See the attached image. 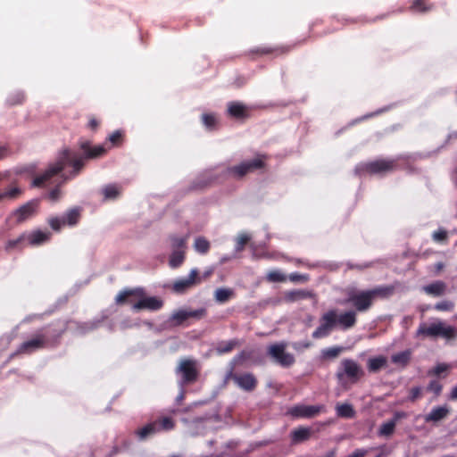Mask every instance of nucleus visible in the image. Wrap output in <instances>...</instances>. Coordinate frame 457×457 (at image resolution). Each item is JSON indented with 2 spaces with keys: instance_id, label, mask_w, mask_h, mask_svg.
<instances>
[{
  "instance_id": "nucleus-1",
  "label": "nucleus",
  "mask_w": 457,
  "mask_h": 457,
  "mask_svg": "<svg viewBox=\"0 0 457 457\" xmlns=\"http://www.w3.org/2000/svg\"><path fill=\"white\" fill-rule=\"evenodd\" d=\"M80 148L83 150L85 156L78 155L65 149L62 152L55 162L50 164L44 173L37 175L32 181V186L36 187H43L51 182L52 178L61 173L67 165L72 167L70 177L64 174L62 177L64 179L76 177L85 165V161L89 158H97L105 153V149L102 145L91 146L88 141L82 142Z\"/></svg>"
},
{
  "instance_id": "nucleus-2",
  "label": "nucleus",
  "mask_w": 457,
  "mask_h": 457,
  "mask_svg": "<svg viewBox=\"0 0 457 457\" xmlns=\"http://www.w3.org/2000/svg\"><path fill=\"white\" fill-rule=\"evenodd\" d=\"M265 160V155H258L253 160L244 161L235 166L216 167L205 170L192 182L190 189L203 190L212 185L222 183L229 178L241 179L248 173L263 169Z\"/></svg>"
},
{
  "instance_id": "nucleus-3",
  "label": "nucleus",
  "mask_w": 457,
  "mask_h": 457,
  "mask_svg": "<svg viewBox=\"0 0 457 457\" xmlns=\"http://www.w3.org/2000/svg\"><path fill=\"white\" fill-rule=\"evenodd\" d=\"M357 314L354 311H346L337 314L336 309H331L323 313L320 319L319 327L312 332L314 339H320L330 335L333 329L338 326L343 330H347L355 326Z\"/></svg>"
},
{
  "instance_id": "nucleus-4",
  "label": "nucleus",
  "mask_w": 457,
  "mask_h": 457,
  "mask_svg": "<svg viewBox=\"0 0 457 457\" xmlns=\"http://www.w3.org/2000/svg\"><path fill=\"white\" fill-rule=\"evenodd\" d=\"M394 293L392 286H378L368 290L349 291L345 303L353 307L355 314L357 312H366L372 306L378 298H387Z\"/></svg>"
},
{
  "instance_id": "nucleus-5",
  "label": "nucleus",
  "mask_w": 457,
  "mask_h": 457,
  "mask_svg": "<svg viewBox=\"0 0 457 457\" xmlns=\"http://www.w3.org/2000/svg\"><path fill=\"white\" fill-rule=\"evenodd\" d=\"M403 155H399L395 158H379L368 162L360 163L355 171L359 175L364 173L370 175H386L394 172L399 169V164L402 161H405Z\"/></svg>"
},
{
  "instance_id": "nucleus-6",
  "label": "nucleus",
  "mask_w": 457,
  "mask_h": 457,
  "mask_svg": "<svg viewBox=\"0 0 457 457\" xmlns=\"http://www.w3.org/2000/svg\"><path fill=\"white\" fill-rule=\"evenodd\" d=\"M65 328H62L50 338L45 333H37L32 338L23 342L17 349V351L11 355L13 357L19 354H31L32 353L47 348L54 347L59 344V340L64 333Z\"/></svg>"
},
{
  "instance_id": "nucleus-7",
  "label": "nucleus",
  "mask_w": 457,
  "mask_h": 457,
  "mask_svg": "<svg viewBox=\"0 0 457 457\" xmlns=\"http://www.w3.org/2000/svg\"><path fill=\"white\" fill-rule=\"evenodd\" d=\"M365 372L361 366L354 360L345 358L340 362L336 372V378L338 383L345 388L348 386L356 384L359 380L363 378Z\"/></svg>"
},
{
  "instance_id": "nucleus-8",
  "label": "nucleus",
  "mask_w": 457,
  "mask_h": 457,
  "mask_svg": "<svg viewBox=\"0 0 457 457\" xmlns=\"http://www.w3.org/2000/svg\"><path fill=\"white\" fill-rule=\"evenodd\" d=\"M416 336L432 339L441 337L446 341H451L457 338V329L442 320H437L429 325L421 323L417 329Z\"/></svg>"
},
{
  "instance_id": "nucleus-9",
  "label": "nucleus",
  "mask_w": 457,
  "mask_h": 457,
  "mask_svg": "<svg viewBox=\"0 0 457 457\" xmlns=\"http://www.w3.org/2000/svg\"><path fill=\"white\" fill-rule=\"evenodd\" d=\"M81 212H82V208L76 206V207L69 209L61 217H58V216L50 217L48 219L47 222L53 230L59 232L62 228V227L76 226L81 219Z\"/></svg>"
},
{
  "instance_id": "nucleus-10",
  "label": "nucleus",
  "mask_w": 457,
  "mask_h": 457,
  "mask_svg": "<svg viewBox=\"0 0 457 457\" xmlns=\"http://www.w3.org/2000/svg\"><path fill=\"white\" fill-rule=\"evenodd\" d=\"M305 42H306V39H303L302 41H298L292 45H281V46H257V47L251 49L249 51V54L258 55V56L272 54L273 56L278 57V56L287 54L297 46L303 45Z\"/></svg>"
},
{
  "instance_id": "nucleus-11",
  "label": "nucleus",
  "mask_w": 457,
  "mask_h": 457,
  "mask_svg": "<svg viewBox=\"0 0 457 457\" xmlns=\"http://www.w3.org/2000/svg\"><path fill=\"white\" fill-rule=\"evenodd\" d=\"M286 348L285 343H278L270 345L267 351L268 355L284 368L290 367L295 361L293 354L286 352Z\"/></svg>"
},
{
  "instance_id": "nucleus-12",
  "label": "nucleus",
  "mask_w": 457,
  "mask_h": 457,
  "mask_svg": "<svg viewBox=\"0 0 457 457\" xmlns=\"http://www.w3.org/2000/svg\"><path fill=\"white\" fill-rule=\"evenodd\" d=\"M177 371L181 373L184 384L195 382L199 375L196 368V361L190 359L182 360L177 369Z\"/></svg>"
},
{
  "instance_id": "nucleus-13",
  "label": "nucleus",
  "mask_w": 457,
  "mask_h": 457,
  "mask_svg": "<svg viewBox=\"0 0 457 457\" xmlns=\"http://www.w3.org/2000/svg\"><path fill=\"white\" fill-rule=\"evenodd\" d=\"M202 281L197 269H192L187 278L174 281L172 290L177 294H184Z\"/></svg>"
},
{
  "instance_id": "nucleus-14",
  "label": "nucleus",
  "mask_w": 457,
  "mask_h": 457,
  "mask_svg": "<svg viewBox=\"0 0 457 457\" xmlns=\"http://www.w3.org/2000/svg\"><path fill=\"white\" fill-rule=\"evenodd\" d=\"M39 200L33 199L12 212V216L15 218L16 223H22L33 217L38 210Z\"/></svg>"
},
{
  "instance_id": "nucleus-15",
  "label": "nucleus",
  "mask_w": 457,
  "mask_h": 457,
  "mask_svg": "<svg viewBox=\"0 0 457 457\" xmlns=\"http://www.w3.org/2000/svg\"><path fill=\"white\" fill-rule=\"evenodd\" d=\"M228 378H231L243 390L247 392L253 391L258 384L256 378L252 373H244L241 375L233 373L231 369L227 375Z\"/></svg>"
},
{
  "instance_id": "nucleus-16",
  "label": "nucleus",
  "mask_w": 457,
  "mask_h": 457,
  "mask_svg": "<svg viewBox=\"0 0 457 457\" xmlns=\"http://www.w3.org/2000/svg\"><path fill=\"white\" fill-rule=\"evenodd\" d=\"M323 406L320 405H303L298 404L291 407L287 411V414L294 418H312L318 415Z\"/></svg>"
},
{
  "instance_id": "nucleus-17",
  "label": "nucleus",
  "mask_w": 457,
  "mask_h": 457,
  "mask_svg": "<svg viewBox=\"0 0 457 457\" xmlns=\"http://www.w3.org/2000/svg\"><path fill=\"white\" fill-rule=\"evenodd\" d=\"M228 114L233 119L245 120L251 117V107L240 102H229L228 104Z\"/></svg>"
},
{
  "instance_id": "nucleus-18",
  "label": "nucleus",
  "mask_w": 457,
  "mask_h": 457,
  "mask_svg": "<svg viewBox=\"0 0 457 457\" xmlns=\"http://www.w3.org/2000/svg\"><path fill=\"white\" fill-rule=\"evenodd\" d=\"M145 295L143 288H133L127 289L119 293L116 297L117 303H129L132 304L134 309V303H137L142 296Z\"/></svg>"
},
{
  "instance_id": "nucleus-19",
  "label": "nucleus",
  "mask_w": 457,
  "mask_h": 457,
  "mask_svg": "<svg viewBox=\"0 0 457 457\" xmlns=\"http://www.w3.org/2000/svg\"><path fill=\"white\" fill-rule=\"evenodd\" d=\"M25 237L28 245L38 246L50 241L52 234L48 230L37 229L29 233L25 232Z\"/></svg>"
},
{
  "instance_id": "nucleus-20",
  "label": "nucleus",
  "mask_w": 457,
  "mask_h": 457,
  "mask_svg": "<svg viewBox=\"0 0 457 457\" xmlns=\"http://www.w3.org/2000/svg\"><path fill=\"white\" fill-rule=\"evenodd\" d=\"M162 301L155 296L144 297L142 296L137 303H134V310H151L157 311L162 307Z\"/></svg>"
},
{
  "instance_id": "nucleus-21",
  "label": "nucleus",
  "mask_w": 457,
  "mask_h": 457,
  "mask_svg": "<svg viewBox=\"0 0 457 457\" xmlns=\"http://www.w3.org/2000/svg\"><path fill=\"white\" fill-rule=\"evenodd\" d=\"M312 430L307 427H298L291 431L290 437L293 445L303 443L311 438Z\"/></svg>"
},
{
  "instance_id": "nucleus-22",
  "label": "nucleus",
  "mask_w": 457,
  "mask_h": 457,
  "mask_svg": "<svg viewBox=\"0 0 457 457\" xmlns=\"http://www.w3.org/2000/svg\"><path fill=\"white\" fill-rule=\"evenodd\" d=\"M313 294L304 289H294L284 293V300L287 303H294L303 299L312 298Z\"/></svg>"
},
{
  "instance_id": "nucleus-23",
  "label": "nucleus",
  "mask_w": 457,
  "mask_h": 457,
  "mask_svg": "<svg viewBox=\"0 0 457 457\" xmlns=\"http://www.w3.org/2000/svg\"><path fill=\"white\" fill-rule=\"evenodd\" d=\"M447 286L444 281L437 280L423 287V291L429 295L438 297L445 294Z\"/></svg>"
},
{
  "instance_id": "nucleus-24",
  "label": "nucleus",
  "mask_w": 457,
  "mask_h": 457,
  "mask_svg": "<svg viewBox=\"0 0 457 457\" xmlns=\"http://www.w3.org/2000/svg\"><path fill=\"white\" fill-rule=\"evenodd\" d=\"M450 410L447 406H437L432 409V411L425 416L426 422H437L447 417Z\"/></svg>"
},
{
  "instance_id": "nucleus-25",
  "label": "nucleus",
  "mask_w": 457,
  "mask_h": 457,
  "mask_svg": "<svg viewBox=\"0 0 457 457\" xmlns=\"http://www.w3.org/2000/svg\"><path fill=\"white\" fill-rule=\"evenodd\" d=\"M386 366L387 358L384 355L370 358L367 361V369L370 373H377Z\"/></svg>"
},
{
  "instance_id": "nucleus-26",
  "label": "nucleus",
  "mask_w": 457,
  "mask_h": 457,
  "mask_svg": "<svg viewBox=\"0 0 457 457\" xmlns=\"http://www.w3.org/2000/svg\"><path fill=\"white\" fill-rule=\"evenodd\" d=\"M434 8V4L428 0H411L409 10L413 13H426Z\"/></svg>"
},
{
  "instance_id": "nucleus-27",
  "label": "nucleus",
  "mask_w": 457,
  "mask_h": 457,
  "mask_svg": "<svg viewBox=\"0 0 457 457\" xmlns=\"http://www.w3.org/2000/svg\"><path fill=\"white\" fill-rule=\"evenodd\" d=\"M27 245L25 233H22L15 239H10L6 242L4 249L10 252L13 249H23Z\"/></svg>"
},
{
  "instance_id": "nucleus-28",
  "label": "nucleus",
  "mask_w": 457,
  "mask_h": 457,
  "mask_svg": "<svg viewBox=\"0 0 457 457\" xmlns=\"http://www.w3.org/2000/svg\"><path fill=\"white\" fill-rule=\"evenodd\" d=\"M186 258V251L184 250H177L172 251L171 254L169 258V265L172 269H177L180 267Z\"/></svg>"
},
{
  "instance_id": "nucleus-29",
  "label": "nucleus",
  "mask_w": 457,
  "mask_h": 457,
  "mask_svg": "<svg viewBox=\"0 0 457 457\" xmlns=\"http://www.w3.org/2000/svg\"><path fill=\"white\" fill-rule=\"evenodd\" d=\"M235 292L231 288L220 287L214 293L215 301L220 303H224L234 297Z\"/></svg>"
},
{
  "instance_id": "nucleus-30",
  "label": "nucleus",
  "mask_w": 457,
  "mask_h": 457,
  "mask_svg": "<svg viewBox=\"0 0 457 457\" xmlns=\"http://www.w3.org/2000/svg\"><path fill=\"white\" fill-rule=\"evenodd\" d=\"M187 239H188V236H184V237H179L176 235L170 236L169 240L170 242L171 250L172 251H177V250L186 251Z\"/></svg>"
},
{
  "instance_id": "nucleus-31",
  "label": "nucleus",
  "mask_w": 457,
  "mask_h": 457,
  "mask_svg": "<svg viewBox=\"0 0 457 457\" xmlns=\"http://www.w3.org/2000/svg\"><path fill=\"white\" fill-rule=\"evenodd\" d=\"M238 345L239 341L237 339H232L220 342L216 349L219 353L223 354L232 352Z\"/></svg>"
},
{
  "instance_id": "nucleus-32",
  "label": "nucleus",
  "mask_w": 457,
  "mask_h": 457,
  "mask_svg": "<svg viewBox=\"0 0 457 457\" xmlns=\"http://www.w3.org/2000/svg\"><path fill=\"white\" fill-rule=\"evenodd\" d=\"M158 428V432L162 430H170L175 427V422L170 417H161L154 421Z\"/></svg>"
},
{
  "instance_id": "nucleus-33",
  "label": "nucleus",
  "mask_w": 457,
  "mask_h": 457,
  "mask_svg": "<svg viewBox=\"0 0 457 457\" xmlns=\"http://www.w3.org/2000/svg\"><path fill=\"white\" fill-rule=\"evenodd\" d=\"M158 432V428H156V425L154 422L148 423L147 425L144 426L143 428L137 430V436L144 440L147 436H152Z\"/></svg>"
},
{
  "instance_id": "nucleus-34",
  "label": "nucleus",
  "mask_w": 457,
  "mask_h": 457,
  "mask_svg": "<svg viewBox=\"0 0 457 457\" xmlns=\"http://www.w3.org/2000/svg\"><path fill=\"white\" fill-rule=\"evenodd\" d=\"M336 410L337 416L341 418H353L355 414L353 406L349 403L337 404Z\"/></svg>"
},
{
  "instance_id": "nucleus-35",
  "label": "nucleus",
  "mask_w": 457,
  "mask_h": 457,
  "mask_svg": "<svg viewBox=\"0 0 457 457\" xmlns=\"http://www.w3.org/2000/svg\"><path fill=\"white\" fill-rule=\"evenodd\" d=\"M194 247L197 253L205 254L209 252L211 244L206 238L199 237L195 238Z\"/></svg>"
},
{
  "instance_id": "nucleus-36",
  "label": "nucleus",
  "mask_w": 457,
  "mask_h": 457,
  "mask_svg": "<svg viewBox=\"0 0 457 457\" xmlns=\"http://www.w3.org/2000/svg\"><path fill=\"white\" fill-rule=\"evenodd\" d=\"M187 320V310L180 309L174 312L170 319V320L175 326L182 325Z\"/></svg>"
},
{
  "instance_id": "nucleus-37",
  "label": "nucleus",
  "mask_w": 457,
  "mask_h": 457,
  "mask_svg": "<svg viewBox=\"0 0 457 457\" xmlns=\"http://www.w3.org/2000/svg\"><path fill=\"white\" fill-rule=\"evenodd\" d=\"M343 351L344 347L342 346L328 347L321 351V356L323 359H334L338 357Z\"/></svg>"
},
{
  "instance_id": "nucleus-38",
  "label": "nucleus",
  "mask_w": 457,
  "mask_h": 457,
  "mask_svg": "<svg viewBox=\"0 0 457 457\" xmlns=\"http://www.w3.org/2000/svg\"><path fill=\"white\" fill-rule=\"evenodd\" d=\"M103 203L114 199V185L109 184L99 191Z\"/></svg>"
},
{
  "instance_id": "nucleus-39",
  "label": "nucleus",
  "mask_w": 457,
  "mask_h": 457,
  "mask_svg": "<svg viewBox=\"0 0 457 457\" xmlns=\"http://www.w3.org/2000/svg\"><path fill=\"white\" fill-rule=\"evenodd\" d=\"M411 353L409 351H403L392 356V361L396 364L406 365L410 361Z\"/></svg>"
},
{
  "instance_id": "nucleus-40",
  "label": "nucleus",
  "mask_w": 457,
  "mask_h": 457,
  "mask_svg": "<svg viewBox=\"0 0 457 457\" xmlns=\"http://www.w3.org/2000/svg\"><path fill=\"white\" fill-rule=\"evenodd\" d=\"M454 303L451 300H444L435 304L434 309L438 312H452L454 309Z\"/></svg>"
},
{
  "instance_id": "nucleus-41",
  "label": "nucleus",
  "mask_w": 457,
  "mask_h": 457,
  "mask_svg": "<svg viewBox=\"0 0 457 457\" xmlns=\"http://www.w3.org/2000/svg\"><path fill=\"white\" fill-rule=\"evenodd\" d=\"M395 428V422L394 420L383 423L379 428V435L388 436H391Z\"/></svg>"
},
{
  "instance_id": "nucleus-42",
  "label": "nucleus",
  "mask_w": 457,
  "mask_h": 457,
  "mask_svg": "<svg viewBox=\"0 0 457 457\" xmlns=\"http://www.w3.org/2000/svg\"><path fill=\"white\" fill-rule=\"evenodd\" d=\"M22 191L19 187L10 188L3 193L0 192V201L4 198L16 199L21 195Z\"/></svg>"
},
{
  "instance_id": "nucleus-43",
  "label": "nucleus",
  "mask_w": 457,
  "mask_h": 457,
  "mask_svg": "<svg viewBox=\"0 0 457 457\" xmlns=\"http://www.w3.org/2000/svg\"><path fill=\"white\" fill-rule=\"evenodd\" d=\"M202 121L208 129H213L217 123L216 117L213 114L210 113L203 114Z\"/></svg>"
},
{
  "instance_id": "nucleus-44",
  "label": "nucleus",
  "mask_w": 457,
  "mask_h": 457,
  "mask_svg": "<svg viewBox=\"0 0 457 457\" xmlns=\"http://www.w3.org/2000/svg\"><path fill=\"white\" fill-rule=\"evenodd\" d=\"M432 238L434 241L438 243H446L448 239V233L445 229L439 228L433 232Z\"/></svg>"
},
{
  "instance_id": "nucleus-45",
  "label": "nucleus",
  "mask_w": 457,
  "mask_h": 457,
  "mask_svg": "<svg viewBox=\"0 0 457 457\" xmlns=\"http://www.w3.org/2000/svg\"><path fill=\"white\" fill-rule=\"evenodd\" d=\"M286 279V276L277 270L270 271L267 275V280L270 282H284Z\"/></svg>"
},
{
  "instance_id": "nucleus-46",
  "label": "nucleus",
  "mask_w": 457,
  "mask_h": 457,
  "mask_svg": "<svg viewBox=\"0 0 457 457\" xmlns=\"http://www.w3.org/2000/svg\"><path fill=\"white\" fill-rule=\"evenodd\" d=\"M25 100V96L21 92H17L9 96L7 102L10 105L21 104Z\"/></svg>"
},
{
  "instance_id": "nucleus-47",
  "label": "nucleus",
  "mask_w": 457,
  "mask_h": 457,
  "mask_svg": "<svg viewBox=\"0 0 457 457\" xmlns=\"http://www.w3.org/2000/svg\"><path fill=\"white\" fill-rule=\"evenodd\" d=\"M206 309L200 308L197 310L187 311V320L190 318L201 320L206 316Z\"/></svg>"
},
{
  "instance_id": "nucleus-48",
  "label": "nucleus",
  "mask_w": 457,
  "mask_h": 457,
  "mask_svg": "<svg viewBox=\"0 0 457 457\" xmlns=\"http://www.w3.org/2000/svg\"><path fill=\"white\" fill-rule=\"evenodd\" d=\"M422 397V388L420 386H415L410 389L408 401L414 403L418 399Z\"/></svg>"
},
{
  "instance_id": "nucleus-49",
  "label": "nucleus",
  "mask_w": 457,
  "mask_h": 457,
  "mask_svg": "<svg viewBox=\"0 0 457 457\" xmlns=\"http://www.w3.org/2000/svg\"><path fill=\"white\" fill-rule=\"evenodd\" d=\"M386 16H387L386 14H383V15L377 16L376 18H373V19H370V20H365V19H359V20L345 19V20H344L345 21H342V24L345 25V24H348V23H357V22H362V23H365V22H375L378 20L385 19Z\"/></svg>"
},
{
  "instance_id": "nucleus-50",
  "label": "nucleus",
  "mask_w": 457,
  "mask_h": 457,
  "mask_svg": "<svg viewBox=\"0 0 457 457\" xmlns=\"http://www.w3.org/2000/svg\"><path fill=\"white\" fill-rule=\"evenodd\" d=\"M427 389L428 391L434 393L436 396H438L441 394V392H442L443 386L441 385V383L439 381L432 380L428 384Z\"/></svg>"
},
{
  "instance_id": "nucleus-51",
  "label": "nucleus",
  "mask_w": 457,
  "mask_h": 457,
  "mask_svg": "<svg viewBox=\"0 0 457 457\" xmlns=\"http://www.w3.org/2000/svg\"><path fill=\"white\" fill-rule=\"evenodd\" d=\"M250 240V237L245 235V234H242L240 235L237 238V244H236V250L237 252H241L245 245L249 242Z\"/></svg>"
},
{
  "instance_id": "nucleus-52",
  "label": "nucleus",
  "mask_w": 457,
  "mask_h": 457,
  "mask_svg": "<svg viewBox=\"0 0 457 457\" xmlns=\"http://www.w3.org/2000/svg\"><path fill=\"white\" fill-rule=\"evenodd\" d=\"M449 366L445 363L437 364L431 371H429V374L439 376L441 373L448 370Z\"/></svg>"
},
{
  "instance_id": "nucleus-53",
  "label": "nucleus",
  "mask_w": 457,
  "mask_h": 457,
  "mask_svg": "<svg viewBox=\"0 0 457 457\" xmlns=\"http://www.w3.org/2000/svg\"><path fill=\"white\" fill-rule=\"evenodd\" d=\"M289 279L292 282H298V281H306L307 277L305 275H302L299 273H292L289 275Z\"/></svg>"
},
{
  "instance_id": "nucleus-54",
  "label": "nucleus",
  "mask_w": 457,
  "mask_h": 457,
  "mask_svg": "<svg viewBox=\"0 0 457 457\" xmlns=\"http://www.w3.org/2000/svg\"><path fill=\"white\" fill-rule=\"evenodd\" d=\"M87 127H88L91 130H96V129H97V128L99 127V121L96 120V117L91 116V117L89 118Z\"/></svg>"
},
{
  "instance_id": "nucleus-55",
  "label": "nucleus",
  "mask_w": 457,
  "mask_h": 457,
  "mask_svg": "<svg viewBox=\"0 0 457 457\" xmlns=\"http://www.w3.org/2000/svg\"><path fill=\"white\" fill-rule=\"evenodd\" d=\"M60 194L61 192L59 187H55L49 192L48 197L52 201H57L59 199Z\"/></svg>"
},
{
  "instance_id": "nucleus-56",
  "label": "nucleus",
  "mask_w": 457,
  "mask_h": 457,
  "mask_svg": "<svg viewBox=\"0 0 457 457\" xmlns=\"http://www.w3.org/2000/svg\"><path fill=\"white\" fill-rule=\"evenodd\" d=\"M367 453V450L356 449L352 454L348 455L347 457H365Z\"/></svg>"
},
{
  "instance_id": "nucleus-57",
  "label": "nucleus",
  "mask_w": 457,
  "mask_h": 457,
  "mask_svg": "<svg viewBox=\"0 0 457 457\" xmlns=\"http://www.w3.org/2000/svg\"><path fill=\"white\" fill-rule=\"evenodd\" d=\"M115 137H116V147H118L123 140L124 132L122 130H116Z\"/></svg>"
},
{
  "instance_id": "nucleus-58",
  "label": "nucleus",
  "mask_w": 457,
  "mask_h": 457,
  "mask_svg": "<svg viewBox=\"0 0 457 457\" xmlns=\"http://www.w3.org/2000/svg\"><path fill=\"white\" fill-rule=\"evenodd\" d=\"M449 398L451 400H457V385L452 389Z\"/></svg>"
},
{
  "instance_id": "nucleus-59",
  "label": "nucleus",
  "mask_w": 457,
  "mask_h": 457,
  "mask_svg": "<svg viewBox=\"0 0 457 457\" xmlns=\"http://www.w3.org/2000/svg\"><path fill=\"white\" fill-rule=\"evenodd\" d=\"M321 23H322V21H320V20H317L314 22H312V25L310 26V31L314 34V28L317 25H320Z\"/></svg>"
},
{
  "instance_id": "nucleus-60",
  "label": "nucleus",
  "mask_w": 457,
  "mask_h": 457,
  "mask_svg": "<svg viewBox=\"0 0 457 457\" xmlns=\"http://www.w3.org/2000/svg\"><path fill=\"white\" fill-rule=\"evenodd\" d=\"M337 30V29H326L325 31H323L322 33H320V34H317L316 36L317 37H323L325 35H328L329 33H333Z\"/></svg>"
},
{
  "instance_id": "nucleus-61",
  "label": "nucleus",
  "mask_w": 457,
  "mask_h": 457,
  "mask_svg": "<svg viewBox=\"0 0 457 457\" xmlns=\"http://www.w3.org/2000/svg\"><path fill=\"white\" fill-rule=\"evenodd\" d=\"M445 265L443 262H437L435 264L436 271L439 272L444 269Z\"/></svg>"
},
{
  "instance_id": "nucleus-62",
  "label": "nucleus",
  "mask_w": 457,
  "mask_h": 457,
  "mask_svg": "<svg viewBox=\"0 0 457 457\" xmlns=\"http://www.w3.org/2000/svg\"><path fill=\"white\" fill-rule=\"evenodd\" d=\"M213 273V270L210 269L204 273V278H207Z\"/></svg>"
},
{
  "instance_id": "nucleus-63",
  "label": "nucleus",
  "mask_w": 457,
  "mask_h": 457,
  "mask_svg": "<svg viewBox=\"0 0 457 457\" xmlns=\"http://www.w3.org/2000/svg\"><path fill=\"white\" fill-rule=\"evenodd\" d=\"M6 153V148L0 146V159H2Z\"/></svg>"
},
{
  "instance_id": "nucleus-64",
  "label": "nucleus",
  "mask_w": 457,
  "mask_h": 457,
  "mask_svg": "<svg viewBox=\"0 0 457 457\" xmlns=\"http://www.w3.org/2000/svg\"><path fill=\"white\" fill-rule=\"evenodd\" d=\"M299 345H300L302 347H303V348H309V347L312 345V344H311L310 342H304V343H301V344H299Z\"/></svg>"
}]
</instances>
